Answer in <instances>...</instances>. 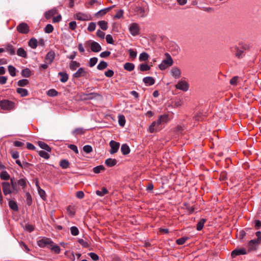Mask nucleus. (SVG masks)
<instances>
[{
    "label": "nucleus",
    "mask_w": 261,
    "mask_h": 261,
    "mask_svg": "<svg viewBox=\"0 0 261 261\" xmlns=\"http://www.w3.org/2000/svg\"><path fill=\"white\" fill-rule=\"evenodd\" d=\"M121 151L123 154L126 155L129 153L130 149L126 144H123L121 145Z\"/></svg>",
    "instance_id": "18"
},
{
    "label": "nucleus",
    "mask_w": 261,
    "mask_h": 261,
    "mask_svg": "<svg viewBox=\"0 0 261 261\" xmlns=\"http://www.w3.org/2000/svg\"><path fill=\"white\" fill-rule=\"evenodd\" d=\"M107 193H108V190L105 187H102V188L101 191L97 190L96 191V195L99 196H103L105 195H106Z\"/></svg>",
    "instance_id": "33"
},
{
    "label": "nucleus",
    "mask_w": 261,
    "mask_h": 261,
    "mask_svg": "<svg viewBox=\"0 0 261 261\" xmlns=\"http://www.w3.org/2000/svg\"><path fill=\"white\" fill-rule=\"evenodd\" d=\"M17 54L18 56L24 58L27 57V53L26 51L22 47H20L17 49Z\"/></svg>",
    "instance_id": "25"
},
{
    "label": "nucleus",
    "mask_w": 261,
    "mask_h": 261,
    "mask_svg": "<svg viewBox=\"0 0 261 261\" xmlns=\"http://www.w3.org/2000/svg\"><path fill=\"white\" fill-rule=\"evenodd\" d=\"M36 185L38 187V193L40 195V196L42 198H44V197H45V192L44 190H42L40 187L37 185V183H36Z\"/></svg>",
    "instance_id": "55"
},
{
    "label": "nucleus",
    "mask_w": 261,
    "mask_h": 261,
    "mask_svg": "<svg viewBox=\"0 0 261 261\" xmlns=\"http://www.w3.org/2000/svg\"><path fill=\"white\" fill-rule=\"evenodd\" d=\"M60 76V81L63 83L67 82L68 80V74L66 72H60L59 73Z\"/></svg>",
    "instance_id": "26"
},
{
    "label": "nucleus",
    "mask_w": 261,
    "mask_h": 261,
    "mask_svg": "<svg viewBox=\"0 0 261 261\" xmlns=\"http://www.w3.org/2000/svg\"><path fill=\"white\" fill-rule=\"evenodd\" d=\"M54 28L53 25L50 24H48L46 25L44 29V31L46 33H50L53 31Z\"/></svg>",
    "instance_id": "46"
},
{
    "label": "nucleus",
    "mask_w": 261,
    "mask_h": 261,
    "mask_svg": "<svg viewBox=\"0 0 261 261\" xmlns=\"http://www.w3.org/2000/svg\"><path fill=\"white\" fill-rule=\"evenodd\" d=\"M96 35L98 37H99L101 39H104L105 36V33L100 30H98L97 31Z\"/></svg>",
    "instance_id": "59"
},
{
    "label": "nucleus",
    "mask_w": 261,
    "mask_h": 261,
    "mask_svg": "<svg viewBox=\"0 0 261 261\" xmlns=\"http://www.w3.org/2000/svg\"><path fill=\"white\" fill-rule=\"evenodd\" d=\"M70 232L72 235L76 236L79 234V231L78 228L75 226H72L70 228Z\"/></svg>",
    "instance_id": "45"
},
{
    "label": "nucleus",
    "mask_w": 261,
    "mask_h": 261,
    "mask_svg": "<svg viewBox=\"0 0 261 261\" xmlns=\"http://www.w3.org/2000/svg\"><path fill=\"white\" fill-rule=\"evenodd\" d=\"M129 31L130 34L135 36L139 34L140 28L137 23H133L129 25Z\"/></svg>",
    "instance_id": "4"
},
{
    "label": "nucleus",
    "mask_w": 261,
    "mask_h": 261,
    "mask_svg": "<svg viewBox=\"0 0 261 261\" xmlns=\"http://www.w3.org/2000/svg\"><path fill=\"white\" fill-rule=\"evenodd\" d=\"M118 122L121 126H123L125 123V117L123 115H120L118 117Z\"/></svg>",
    "instance_id": "44"
},
{
    "label": "nucleus",
    "mask_w": 261,
    "mask_h": 261,
    "mask_svg": "<svg viewBox=\"0 0 261 261\" xmlns=\"http://www.w3.org/2000/svg\"><path fill=\"white\" fill-rule=\"evenodd\" d=\"M165 55L166 59L164 60L159 65V67L161 70H165L173 64V60L170 55L168 53H166Z\"/></svg>",
    "instance_id": "2"
},
{
    "label": "nucleus",
    "mask_w": 261,
    "mask_h": 261,
    "mask_svg": "<svg viewBox=\"0 0 261 261\" xmlns=\"http://www.w3.org/2000/svg\"><path fill=\"white\" fill-rule=\"evenodd\" d=\"M80 65V63L76 61H71L70 64V68L72 70H75Z\"/></svg>",
    "instance_id": "39"
},
{
    "label": "nucleus",
    "mask_w": 261,
    "mask_h": 261,
    "mask_svg": "<svg viewBox=\"0 0 261 261\" xmlns=\"http://www.w3.org/2000/svg\"><path fill=\"white\" fill-rule=\"evenodd\" d=\"M169 121L168 116L167 115H161L158 119L157 120V122L158 124L161 125L164 123H166Z\"/></svg>",
    "instance_id": "14"
},
{
    "label": "nucleus",
    "mask_w": 261,
    "mask_h": 261,
    "mask_svg": "<svg viewBox=\"0 0 261 261\" xmlns=\"http://www.w3.org/2000/svg\"><path fill=\"white\" fill-rule=\"evenodd\" d=\"M22 75L25 77H29L31 76V72L29 68H25L22 70Z\"/></svg>",
    "instance_id": "34"
},
{
    "label": "nucleus",
    "mask_w": 261,
    "mask_h": 261,
    "mask_svg": "<svg viewBox=\"0 0 261 261\" xmlns=\"http://www.w3.org/2000/svg\"><path fill=\"white\" fill-rule=\"evenodd\" d=\"M111 54L110 51H105L100 53V56L101 58H106L110 56Z\"/></svg>",
    "instance_id": "62"
},
{
    "label": "nucleus",
    "mask_w": 261,
    "mask_h": 261,
    "mask_svg": "<svg viewBox=\"0 0 261 261\" xmlns=\"http://www.w3.org/2000/svg\"><path fill=\"white\" fill-rule=\"evenodd\" d=\"M234 49L237 51V53H236V56L238 58H242L243 54V51L239 50L237 46H234Z\"/></svg>",
    "instance_id": "54"
},
{
    "label": "nucleus",
    "mask_w": 261,
    "mask_h": 261,
    "mask_svg": "<svg viewBox=\"0 0 261 261\" xmlns=\"http://www.w3.org/2000/svg\"><path fill=\"white\" fill-rule=\"evenodd\" d=\"M98 24L102 30H106L108 29V23L105 20H101L98 22Z\"/></svg>",
    "instance_id": "30"
},
{
    "label": "nucleus",
    "mask_w": 261,
    "mask_h": 261,
    "mask_svg": "<svg viewBox=\"0 0 261 261\" xmlns=\"http://www.w3.org/2000/svg\"><path fill=\"white\" fill-rule=\"evenodd\" d=\"M113 7H108L107 8H105L103 9H101L100 11H98L96 14L95 16L96 17H99L100 16H102L106 14L108 11H109Z\"/></svg>",
    "instance_id": "20"
},
{
    "label": "nucleus",
    "mask_w": 261,
    "mask_h": 261,
    "mask_svg": "<svg viewBox=\"0 0 261 261\" xmlns=\"http://www.w3.org/2000/svg\"><path fill=\"white\" fill-rule=\"evenodd\" d=\"M176 89L182 90L183 91H187L189 88V85L188 82L185 81H179L177 84L175 85Z\"/></svg>",
    "instance_id": "5"
},
{
    "label": "nucleus",
    "mask_w": 261,
    "mask_h": 261,
    "mask_svg": "<svg viewBox=\"0 0 261 261\" xmlns=\"http://www.w3.org/2000/svg\"><path fill=\"white\" fill-rule=\"evenodd\" d=\"M171 75L175 79H178L180 77L181 72L180 70L177 67H173L171 70Z\"/></svg>",
    "instance_id": "11"
},
{
    "label": "nucleus",
    "mask_w": 261,
    "mask_h": 261,
    "mask_svg": "<svg viewBox=\"0 0 261 261\" xmlns=\"http://www.w3.org/2000/svg\"><path fill=\"white\" fill-rule=\"evenodd\" d=\"M52 241L50 239L43 238L40 240H38L37 242V244L40 247H47L48 248V246H50L51 245Z\"/></svg>",
    "instance_id": "6"
},
{
    "label": "nucleus",
    "mask_w": 261,
    "mask_h": 261,
    "mask_svg": "<svg viewBox=\"0 0 261 261\" xmlns=\"http://www.w3.org/2000/svg\"><path fill=\"white\" fill-rule=\"evenodd\" d=\"M29 82L28 80L22 79L18 81L17 85L20 87H24L29 84Z\"/></svg>",
    "instance_id": "41"
},
{
    "label": "nucleus",
    "mask_w": 261,
    "mask_h": 261,
    "mask_svg": "<svg viewBox=\"0 0 261 261\" xmlns=\"http://www.w3.org/2000/svg\"><path fill=\"white\" fill-rule=\"evenodd\" d=\"M9 207L14 211H17L18 210L17 203L13 200H10L9 201Z\"/></svg>",
    "instance_id": "27"
},
{
    "label": "nucleus",
    "mask_w": 261,
    "mask_h": 261,
    "mask_svg": "<svg viewBox=\"0 0 261 261\" xmlns=\"http://www.w3.org/2000/svg\"><path fill=\"white\" fill-rule=\"evenodd\" d=\"M129 53V57L133 59H134L137 57V51L133 49H129L128 50Z\"/></svg>",
    "instance_id": "48"
},
{
    "label": "nucleus",
    "mask_w": 261,
    "mask_h": 261,
    "mask_svg": "<svg viewBox=\"0 0 261 261\" xmlns=\"http://www.w3.org/2000/svg\"><path fill=\"white\" fill-rule=\"evenodd\" d=\"M88 255L90 256V257L93 260H97L98 259V256L95 253L93 252H90L88 253Z\"/></svg>",
    "instance_id": "58"
},
{
    "label": "nucleus",
    "mask_w": 261,
    "mask_h": 261,
    "mask_svg": "<svg viewBox=\"0 0 261 261\" xmlns=\"http://www.w3.org/2000/svg\"><path fill=\"white\" fill-rule=\"evenodd\" d=\"M106 39L107 41V42L109 44H114V41L112 36L108 34L106 37Z\"/></svg>",
    "instance_id": "53"
},
{
    "label": "nucleus",
    "mask_w": 261,
    "mask_h": 261,
    "mask_svg": "<svg viewBox=\"0 0 261 261\" xmlns=\"http://www.w3.org/2000/svg\"><path fill=\"white\" fill-rule=\"evenodd\" d=\"M83 150L86 153H89L91 152L93 150L92 147L90 145H85L83 147Z\"/></svg>",
    "instance_id": "43"
},
{
    "label": "nucleus",
    "mask_w": 261,
    "mask_h": 261,
    "mask_svg": "<svg viewBox=\"0 0 261 261\" xmlns=\"http://www.w3.org/2000/svg\"><path fill=\"white\" fill-rule=\"evenodd\" d=\"M149 55L146 53H142L139 56V61L141 62L146 61L148 60Z\"/></svg>",
    "instance_id": "31"
},
{
    "label": "nucleus",
    "mask_w": 261,
    "mask_h": 261,
    "mask_svg": "<svg viewBox=\"0 0 261 261\" xmlns=\"http://www.w3.org/2000/svg\"><path fill=\"white\" fill-rule=\"evenodd\" d=\"M105 75L108 77H111L114 75V71L112 70H108L106 71L105 73Z\"/></svg>",
    "instance_id": "63"
},
{
    "label": "nucleus",
    "mask_w": 261,
    "mask_h": 261,
    "mask_svg": "<svg viewBox=\"0 0 261 261\" xmlns=\"http://www.w3.org/2000/svg\"><path fill=\"white\" fill-rule=\"evenodd\" d=\"M259 244L258 240L255 239L251 240L248 243V248L249 250H252L255 249L256 246Z\"/></svg>",
    "instance_id": "16"
},
{
    "label": "nucleus",
    "mask_w": 261,
    "mask_h": 261,
    "mask_svg": "<svg viewBox=\"0 0 261 261\" xmlns=\"http://www.w3.org/2000/svg\"><path fill=\"white\" fill-rule=\"evenodd\" d=\"M10 182L11 184L8 182H4L2 184L3 193L5 195L10 194L13 192H18L16 180L14 178H12L10 179Z\"/></svg>",
    "instance_id": "1"
},
{
    "label": "nucleus",
    "mask_w": 261,
    "mask_h": 261,
    "mask_svg": "<svg viewBox=\"0 0 261 261\" xmlns=\"http://www.w3.org/2000/svg\"><path fill=\"white\" fill-rule=\"evenodd\" d=\"M205 222V219H202L200 220V221L198 223L197 225V229L198 230H201L203 227L204 224Z\"/></svg>",
    "instance_id": "42"
},
{
    "label": "nucleus",
    "mask_w": 261,
    "mask_h": 261,
    "mask_svg": "<svg viewBox=\"0 0 261 261\" xmlns=\"http://www.w3.org/2000/svg\"><path fill=\"white\" fill-rule=\"evenodd\" d=\"M187 240H188L187 237L181 238L176 240V243L178 245H182L186 242V241Z\"/></svg>",
    "instance_id": "51"
},
{
    "label": "nucleus",
    "mask_w": 261,
    "mask_h": 261,
    "mask_svg": "<svg viewBox=\"0 0 261 261\" xmlns=\"http://www.w3.org/2000/svg\"><path fill=\"white\" fill-rule=\"evenodd\" d=\"M39 154L40 156L46 159H47L49 158V155L48 154V153L43 150L39 151Z\"/></svg>",
    "instance_id": "49"
},
{
    "label": "nucleus",
    "mask_w": 261,
    "mask_h": 261,
    "mask_svg": "<svg viewBox=\"0 0 261 261\" xmlns=\"http://www.w3.org/2000/svg\"><path fill=\"white\" fill-rule=\"evenodd\" d=\"M25 197H26V200H27V203L29 205H31V202H32V197H31L30 194L29 193L27 192L25 194Z\"/></svg>",
    "instance_id": "60"
},
{
    "label": "nucleus",
    "mask_w": 261,
    "mask_h": 261,
    "mask_svg": "<svg viewBox=\"0 0 261 261\" xmlns=\"http://www.w3.org/2000/svg\"><path fill=\"white\" fill-rule=\"evenodd\" d=\"M55 57V53L54 51L50 50L49 51L45 58V62L46 63L50 65L51 64L54 60Z\"/></svg>",
    "instance_id": "10"
},
{
    "label": "nucleus",
    "mask_w": 261,
    "mask_h": 261,
    "mask_svg": "<svg viewBox=\"0 0 261 261\" xmlns=\"http://www.w3.org/2000/svg\"><path fill=\"white\" fill-rule=\"evenodd\" d=\"M96 27V24L94 22H90L89 24L88 27V30L89 32H92L95 30Z\"/></svg>",
    "instance_id": "57"
},
{
    "label": "nucleus",
    "mask_w": 261,
    "mask_h": 261,
    "mask_svg": "<svg viewBox=\"0 0 261 261\" xmlns=\"http://www.w3.org/2000/svg\"><path fill=\"white\" fill-rule=\"evenodd\" d=\"M57 13V11L56 9H53L49 11H48L45 13V17L46 19H49L52 16Z\"/></svg>",
    "instance_id": "17"
},
{
    "label": "nucleus",
    "mask_w": 261,
    "mask_h": 261,
    "mask_svg": "<svg viewBox=\"0 0 261 261\" xmlns=\"http://www.w3.org/2000/svg\"><path fill=\"white\" fill-rule=\"evenodd\" d=\"M98 3L96 0H90L86 2L85 5L87 8H89L90 6H92L94 3Z\"/></svg>",
    "instance_id": "52"
},
{
    "label": "nucleus",
    "mask_w": 261,
    "mask_h": 261,
    "mask_svg": "<svg viewBox=\"0 0 261 261\" xmlns=\"http://www.w3.org/2000/svg\"><path fill=\"white\" fill-rule=\"evenodd\" d=\"M107 63L106 62L102 61L98 64V65L97 66V68L98 70H101L105 69L107 67Z\"/></svg>",
    "instance_id": "38"
},
{
    "label": "nucleus",
    "mask_w": 261,
    "mask_h": 261,
    "mask_svg": "<svg viewBox=\"0 0 261 261\" xmlns=\"http://www.w3.org/2000/svg\"><path fill=\"white\" fill-rule=\"evenodd\" d=\"M117 163V161L115 159H108L105 161L106 165L108 167H112L115 166Z\"/></svg>",
    "instance_id": "24"
},
{
    "label": "nucleus",
    "mask_w": 261,
    "mask_h": 261,
    "mask_svg": "<svg viewBox=\"0 0 261 261\" xmlns=\"http://www.w3.org/2000/svg\"><path fill=\"white\" fill-rule=\"evenodd\" d=\"M6 50L7 52H8L11 55H14L15 54V50L13 46L9 44L7 46L6 48Z\"/></svg>",
    "instance_id": "32"
},
{
    "label": "nucleus",
    "mask_w": 261,
    "mask_h": 261,
    "mask_svg": "<svg viewBox=\"0 0 261 261\" xmlns=\"http://www.w3.org/2000/svg\"><path fill=\"white\" fill-rule=\"evenodd\" d=\"M37 44H38V41H37V39H36L35 38H31L28 42L29 46L33 49H35L37 47Z\"/></svg>",
    "instance_id": "21"
},
{
    "label": "nucleus",
    "mask_w": 261,
    "mask_h": 261,
    "mask_svg": "<svg viewBox=\"0 0 261 261\" xmlns=\"http://www.w3.org/2000/svg\"><path fill=\"white\" fill-rule=\"evenodd\" d=\"M48 248L56 253H59L60 251V248L59 246L54 244L53 242L51 245H50V246H48Z\"/></svg>",
    "instance_id": "23"
},
{
    "label": "nucleus",
    "mask_w": 261,
    "mask_h": 261,
    "mask_svg": "<svg viewBox=\"0 0 261 261\" xmlns=\"http://www.w3.org/2000/svg\"><path fill=\"white\" fill-rule=\"evenodd\" d=\"M17 30L20 33L27 34L29 32V27L27 23L21 22L17 27Z\"/></svg>",
    "instance_id": "8"
},
{
    "label": "nucleus",
    "mask_w": 261,
    "mask_h": 261,
    "mask_svg": "<svg viewBox=\"0 0 261 261\" xmlns=\"http://www.w3.org/2000/svg\"><path fill=\"white\" fill-rule=\"evenodd\" d=\"M1 179H4V180H8L10 178V175L6 171L2 172L1 174Z\"/></svg>",
    "instance_id": "50"
},
{
    "label": "nucleus",
    "mask_w": 261,
    "mask_h": 261,
    "mask_svg": "<svg viewBox=\"0 0 261 261\" xmlns=\"http://www.w3.org/2000/svg\"><path fill=\"white\" fill-rule=\"evenodd\" d=\"M38 145L42 149H43L48 152H50L51 151V148L47 144L43 142H38Z\"/></svg>",
    "instance_id": "28"
},
{
    "label": "nucleus",
    "mask_w": 261,
    "mask_h": 261,
    "mask_svg": "<svg viewBox=\"0 0 261 261\" xmlns=\"http://www.w3.org/2000/svg\"><path fill=\"white\" fill-rule=\"evenodd\" d=\"M246 254V250L244 248H237L231 252L232 257H235L237 255H244Z\"/></svg>",
    "instance_id": "12"
},
{
    "label": "nucleus",
    "mask_w": 261,
    "mask_h": 261,
    "mask_svg": "<svg viewBox=\"0 0 261 261\" xmlns=\"http://www.w3.org/2000/svg\"><path fill=\"white\" fill-rule=\"evenodd\" d=\"M76 26V24L75 21H71L69 23V27L72 30H74L75 29Z\"/></svg>",
    "instance_id": "64"
},
{
    "label": "nucleus",
    "mask_w": 261,
    "mask_h": 261,
    "mask_svg": "<svg viewBox=\"0 0 261 261\" xmlns=\"http://www.w3.org/2000/svg\"><path fill=\"white\" fill-rule=\"evenodd\" d=\"M57 94L58 92L54 89L49 90L47 92V95L49 96L53 97L57 95Z\"/></svg>",
    "instance_id": "47"
},
{
    "label": "nucleus",
    "mask_w": 261,
    "mask_h": 261,
    "mask_svg": "<svg viewBox=\"0 0 261 261\" xmlns=\"http://www.w3.org/2000/svg\"><path fill=\"white\" fill-rule=\"evenodd\" d=\"M87 44L93 52H98L101 49V46L96 42L90 40L87 42Z\"/></svg>",
    "instance_id": "7"
},
{
    "label": "nucleus",
    "mask_w": 261,
    "mask_h": 261,
    "mask_svg": "<svg viewBox=\"0 0 261 261\" xmlns=\"http://www.w3.org/2000/svg\"><path fill=\"white\" fill-rule=\"evenodd\" d=\"M109 144L111 147V150L110 151V153L114 154L116 153L120 147L119 143L112 140L110 142Z\"/></svg>",
    "instance_id": "9"
},
{
    "label": "nucleus",
    "mask_w": 261,
    "mask_h": 261,
    "mask_svg": "<svg viewBox=\"0 0 261 261\" xmlns=\"http://www.w3.org/2000/svg\"><path fill=\"white\" fill-rule=\"evenodd\" d=\"M97 60L98 59L96 57L91 58L89 61V65L90 67L94 66L97 62Z\"/></svg>",
    "instance_id": "56"
},
{
    "label": "nucleus",
    "mask_w": 261,
    "mask_h": 261,
    "mask_svg": "<svg viewBox=\"0 0 261 261\" xmlns=\"http://www.w3.org/2000/svg\"><path fill=\"white\" fill-rule=\"evenodd\" d=\"M123 67L126 70L132 71L135 68V65L133 63L127 62L124 64Z\"/></svg>",
    "instance_id": "22"
},
{
    "label": "nucleus",
    "mask_w": 261,
    "mask_h": 261,
    "mask_svg": "<svg viewBox=\"0 0 261 261\" xmlns=\"http://www.w3.org/2000/svg\"><path fill=\"white\" fill-rule=\"evenodd\" d=\"M8 68L10 74L12 76H15L16 75V68L12 65H9Z\"/></svg>",
    "instance_id": "36"
},
{
    "label": "nucleus",
    "mask_w": 261,
    "mask_h": 261,
    "mask_svg": "<svg viewBox=\"0 0 261 261\" xmlns=\"http://www.w3.org/2000/svg\"><path fill=\"white\" fill-rule=\"evenodd\" d=\"M16 91L21 97L26 96L28 95V91L25 89L19 88L17 89Z\"/></svg>",
    "instance_id": "29"
},
{
    "label": "nucleus",
    "mask_w": 261,
    "mask_h": 261,
    "mask_svg": "<svg viewBox=\"0 0 261 261\" xmlns=\"http://www.w3.org/2000/svg\"><path fill=\"white\" fill-rule=\"evenodd\" d=\"M123 12L122 10H119L117 12V13L116 14V15L114 16V17L115 18H117V19H119L121 17H122L123 16Z\"/></svg>",
    "instance_id": "61"
},
{
    "label": "nucleus",
    "mask_w": 261,
    "mask_h": 261,
    "mask_svg": "<svg viewBox=\"0 0 261 261\" xmlns=\"http://www.w3.org/2000/svg\"><path fill=\"white\" fill-rule=\"evenodd\" d=\"M0 107L4 110H11L15 107V103L8 100H3L0 101Z\"/></svg>",
    "instance_id": "3"
},
{
    "label": "nucleus",
    "mask_w": 261,
    "mask_h": 261,
    "mask_svg": "<svg viewBox=\"0 0 261 261\" xmlns=\"http://www.w3.org/2000/svg\"><path fill=\"white\" fill-rule=\"evenodd\" d=\"M139 68L141 71H145L149 70L150 68V66L146 64H141L140 65Z\"/></svg>",
    "instance_id": "37"
},
{
    "label": "nucleus",
    "mask_w": 261,
    "mask_h": 261,
    "mask_svg": "<svg viewBox=\"0 0 261 261\" xmlns=\"http://www.w3.org/2000/svg\"><path fill=\"white\" fill-rule=\"evenodd\" d=\"M69 165V162L66 160H62L60 161V165L63 169H66Z\"/></svg>",
    "instance_id": "35"
},
{
    "label": "nucleus",
    "mask_w": 261,
    "mask_h": 261,
    "mask_svg": "<svg viewBox=\"0 0 261 261\" xmlns=\"http://www.w3.org/2000/svg\"><path fill=\"white\" fill-rule=\"evenodd\" d=\"M16 186L18 187V190L19 187H21L23 189L27 185L26 180L24 178H21L16 181Z\"/></svg>",
    "instance_id": "19"
},
{
    "label": "nucleus",
    "mask_w": 261,
    "mask_h": 261,
    "mask_svg": "<svg viewBox=\"0 0 261 261\" xmlns=\"http://www.w3.org/2000/svg\"><path fill=\"white\" fill-rule=\"evenodd\" d=\"M143 81L146 86H151L154 84V80L151 76L145 77Z\"/></svg>",
    "instance_id": "15"
},
{
    "label": "nucleus",
    "mask_w": 261,
    "mask_h": 261,
    "mask_svg": "<svg viewBox=\"0 0 261 261\" xmlns=\"http://www.w3.org/2000/svg\"><path fill=\"white\" fill-rule=\"evenodd\" d=\"M159 124L157 121H153L149 127V131L150 133H152L156 132L160 129Z\"/></svg>",
    "instance_id": "13"
},
{
    "label": "nucleus",
    "mask_w": 261,
    "mask_h": 261,
    "mask_svg": "<svg viewBox=\"0 0 261 261\" xmlns=\"http://www.w3.org/2000/svg\"><path fill=\"white\" fill-rule=\"evenodd\" d=\"M105 167L102 165L97 166L93 169V171L95 173H99L101 171L104 170Z\"/></svg>",
    "instance_id": "40"
}]
</instances>
